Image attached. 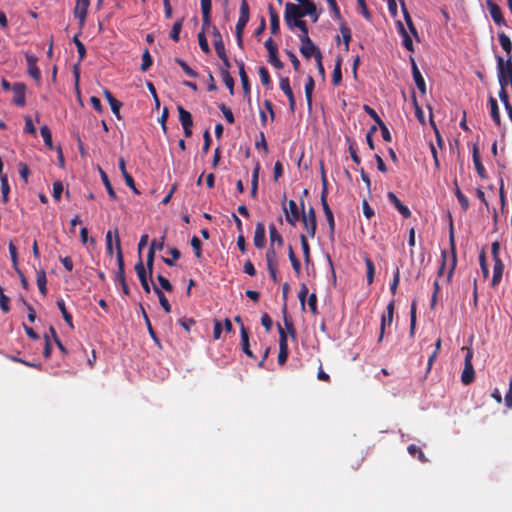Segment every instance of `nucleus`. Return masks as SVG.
I'll return each instance as SVG.
<instances>
[{"instance_id": "f257e3e1", "label": "nucleus", "mask_w": 512, "mask_h": 512, "mask_svg": "<svg viewBox=\"0 0 512 512\" xmlns=\"http://www.w3.org/2000/svg\"><path fill=\"white\" fill-rule=\"evenodd\" d=\"M497 74L500 87H507L512 82V60H504L500 55H496Z\"/></svg>"}, {"instance_id": "f03ea898", "label": "nucleus", "mask_w": 512, "mask_h": 512, "mask_svg": "<svg viewBox=\"0 0 512 512\" xmlns=\"http://www.w3.org/2000/svg\"><path fill=\"white\" fill-rule=\"evenodd\" d=\"M462 350L466 351L464 359V369L461 374V382L464 385L471 384L475 379V371L472 364L473 350L471 348L463 347Z\"/></svg>"}, {"instance_id": "7ed1b4c3", "label": "nucleus", "mask_w": 512, "mask_h": 512, "mask_svg": "<svg viewBox=\"0 0 512 512\" xmlns=\"http://www.w3.org/2000/svg\"><path fill=\"white\" fill-rule=\"evenodd\" d=\"M302 17V9L299 7V5L291 2L286 3L284 19L289 29L293 30L295 28L294 23L301 21Z\"/></svg>"}, {"instance_id": "20e7f679", "label": "nucleus", "mask_w": 512, "mask_h": 512, "mask_svg": "<svg viewBox=\"0 0 512 512\" xmlns=\"http://www.w3.org/2000/svg\"><path fill=\"white\" fill-rule=\"evenodd\" d=\"M115 244H116V256H117V266L118 271L116 273L115 280L119 283H124L125 281V270H124V258L123 252L121 248V242L119 237L118 228L115 229Z\"/></svg>"}, {"instance_id": "39448f33", "label": "nucleus", "mask_w": 512, "mask_h": 512, "mask_svg": "<svg viewBox=\"0 0 512 512\" xmlns=\"http://www.w3.org/2000/svg\"><path fill=\"white\" fill-rule=\"evenodd\" d=\"M301 220L304 225V228L307 231V234L311 238H313L315 236L317 228L316 213L314 208L310 207L307 212L303 210Z\"/></svg>"}, {"instance_id": "423d86ee", "label": "nucleus", "mask_w": 512, "mask_h": 512, "mask_svg": "<svg viewBox=\"0 0 512 512\" xmlns=\"http://www.w3.org/2000/svg\"><path fill=\"white\" fill-rule=\"evenodd\" d=\"M250 19V9L247 0H241L239 18L235 27V34L244 32V29Z\"/></svg>"}, {"instance_id": "0eeeda50", "label": "nucleus", "mask_w": 512, "mask_h": 512, "mask_svg": "<svg viewBox=\"0 0 512 512\" xmlns=\"http://www.w3.org/2000/svg\"><path fill=\"white\" fill-rule=\"evenodd\" d=\"M278 332H279L278 363H279V365H284L286 363L288 355H289L287 334H286L285 330L280 325H278Z\"/></svg>"}, {"instance_id": "6e6552de", "label": "nucleus", "mask_w": 512, "mask_h": 512, "mask_svg": "<svg viewBox=\"0 0 512 512\" xmlns=\"http://www.w3.org/2000/svg\"><path fill=\"white\" fill-rule=\"evenodd\" d=\"M177 110L179 114V121L183 127L184 135L185 137H190L192 135L193 127L192 115L181 105H178Z\"/></svg>"}, {"instance_id": "1a4fd4ad", "label": "nucleus", "mask_w": 512, "mask_h": 512, "mask_svg": "<svg viewBox=\"0 0 512 512\" xmlns=\"http://www.w3.org/2000/svg\"><path fill=\"white\" fill-rule=\"evenodd\" d=\"M394 306L395 301L391 300L386 308V314L382 315L381 317V323H380V333L378 337V343H380L383 340L385 328L387 326H390L393 321V314H394Z\"/></svg>"}, {"instance_id": "9d476101", "label": "nucleus", "mask_w": 512, "mask_h": 512, "mask_svg": "<svg viewBox=\"0 0 512 512\" xmlns=\"http://www.w3.org/2000/svg\"><path fill=\"white\" fill-rule=\"evenodd\" d=\"M300 46V53L306 59L311 58L312 56L316 59L319 54H321L320 49L313 43L311 38L302 39Z\"/></svg>"}, {"instance_id": "9b49d317", "label": "nucleus", "mask_w": 512, "mask_h": 512, "mask_svg": "<svg viewBox=\"0 0 512 512\" xmlns=\"http://www.w3.org/2000/svg\"><path fill=\"white\" fill-rule=\"evenodd\" d=\"M89 5H90L89 0H76V6L74 8V16L79 20L80 27H83L85 24Z\"/></svg>"}, {"instance_id": "f8f14e48", "label": "nucleus", "mask_w": 512, "mask_h": 512, "mask_svg": "<svg viewBox=\"0 0 512 512\" xmlns=\"http://www.w3.org/2000/svg\"><path fill=\"white\" fill-rule=\"evenodd\" d=\"M135 271L137 273V276L139 278V281L141 283V286L143 290L148 294L150 293V285L148 283V271H146V268L143 264V261L141 258H139L138 262L135 264Z\"/></svg>"}, {"instance_id": "ddd939ff", "label": "nucleus", "mask_w": 512, "mask_h": 512, "mask_svg": "<svg viewBox=\"0 0 512 512\" xmlns=\"http://www.w3.org/2000/svg\"><path fill=\"white\" fill-rule=\"evenodd\" d=\"M321 205H322L326 220L328 222L330 236H331V238H333L334 232H335V220H334L333 212L327 202V195H321Z\"/></svg>"}, {"instance_id": "4468645a", "label": "nucleus", "mask_w": 512, "mask_h": 512, "mask_svg": "<svg viewBox=\"0 0 512 512\" xmlns=\"http://www.w3.org/2000/svg\"><path fill=\"white\" fill-rule=\"evenodd\" d=\"M288 207H289V209L284 207L286 221L290 225L295 226L296 223L300 220V214H299V211H298V206H297V204H296V202L294 200H290L288 202Z\"/></svg>"}, {"instance_id": "2eb2a0df", "label": "nucleus", "mask_w": 512, "mask_h": 512, "mask_svg": "<svg viewBox=\"0 0 512 512\" xmlns=\"http://www.w3.org/2000/svg\"><path fill=\"white\" fill-rule=\"evenodd\" d=\"M237 65H238V68H239V76H240V80H241L244 96L248 99V101H250V98H251V96H250V93H251L250 83H249L248 75H247V73L245 71L244 62L243 61H238Z\"/></svg>"}, {"instance_id": "dca6fc26", "label": "nucleus", "mask_w": 512, "mask_h": 512, "mask_svg": "<svg viewBox=\"0 0 512 512\" xmlns=\"http://www.w3.org/2000/svg\"><path fill=\"white\" fill-rule=\"evenodd\" d=\"M387 198L404 218H409L411 216L409 208L400 201L395 193L388 192Z\"/></svg>"}, {"instance_id": "f3484780", "label": "nucleus", "mask_w": 512, "mask_h": 512, "mask_svg": "<svg viewBox=\"0 0 512 512\" xmlns=\"http://www.w3.org/2000/svg\"><path fill=\"white\" fill-rule=\"evenodd\" d=\"M411 66H412V76L414 79V82L418 88V90L421 92V94H426V83L425 80L420 72V70L417 67V64L413 58H411Z\"/></svg>"}, {"instance_id": "a211bd4d", "label": "nucleus", "mask_w": 512, "mask_h": 512, "mask_svg": "<svg viewBox=\"0 0 512 512\" xmlns=\"http://www.w3.org/2000/svg\"><path fill=\"white\" fill-rule=\"evenodd\" d=\"M450 245H451V261H450V265H449V271L447 273V282H451L456 265H457L456 247H455L454 234H453L452 227H451V231H450Z\"/></svg>"}, {"instance_id": "6ab92c4d", "label": "nucleus", "mask_w": 512, "mask_h": 512, "mask_svg": "<svg viewBox=\"0 0 512 512\" xmlns=\"http://www.w3.org/2000/svg\"><path fill=\"white\" fill-rule=\"evenodd\" d=\"M487 8L489 10L491 18L497 25L505 24V20L502 15L501 8L496 3H494L492 0H488Z\"/></svg>"}, {"instance_id": "aec40b11", "label": "nucleus", "mask_w": 512, "mask_h": 512, "mask_svg": "<svg viewBox=\"0 0 512 512\" xmlns=\"http://www.w3.org/2000/svg\"><path fill=\"white\" fill-rule=\"evenodd\" d=\"M12 90H13V93H14L13 102L17 106H20V107L24 106L25 103H26V99H25L26 86H25V84H23V83H15L12 86Z\"/></svg>"}, {"instance_id": "412c9836", "label": "nucleus", "mask_w": 512, "mask_h": 512, "mask_svg": "<svg viewBox=\"0 0 512 512\" xmlns=\"http://www.w3.org/2000/svg\"><path fill=\"white\" fill-rule=\"evenodd\" d=\"M253 241H254L255 247L258 249H262L265 246V242H266L265 225L262 222H258L256 224Z\"/></svg>"}, {"instance_id": "4be33fe9", "label": "nucleus", "mask_w": 512, "mask_h": 512, "mask_svg": "<svg viewBox=\"0 0 512 512\" xmlns=\"http://www.w3.org/2000/svg\"><path fill=\"white\" fill-rule=\"evenodd\" d=\"M37 57L32 54L26 55V62L28 66V73L29 75L36 81H40L41 79V72L39 68L37 67Z\"/></svg>"}, {"instance_id": "5701e85b", "label": "nucleus", "mask_w": 512, "mask_h": 512, "mask_svg": "<svg viewBox=\"0 0 512 512\" xmlns=\"http://www.w3.org/2000/svg\"><path fill=\"white\" fill-rule=\"evenodd\" d=\"M212 37L217 56L221 54L224 55V53H226L225 45L222 39V35L216 26H212Z\"/></svg>"}, {"instance_id": "b1692460", "label": "nucleus", "mask_w": 512, "mask_h": 512, "mask_svg": "<svg viewBox=\"0 0 512 512\" xmlns=\"http://www.w3.org/2000/svg\"><path fill=\"white\" fill-rule=\"evenodd\" d=\"M472 159H473V163H474L475 169H476L479 177L482 179H486L487 173H486L485 167L483 166V164L481 162L477 145L473 146Z\"/></svg>"}, {"instance_id": "393cba45", "label": "nucleus", "mask_w": 512, "mask_h": 512, "mask_svg": "<svg viewBox=\"0 0 512 512\" xmlns=\"http://www.w3.org/2000/svg\"><path fill=\"white\" fill-rule=\"evenodd\" d=\"M103 95H104L105 99L108 101L113 114L117 117V119H121L120 108L122 106V103L120 101H118L113 96V94L107 89L104 90Z\"/></svg>"}, {"instance_id": "a878e982", "label": "nucleus", "mask_w": 512, "mask_h": 512, "mask_svg": "<svg viewBox=\"0 0 512 512\" xmlns=\"http://www.w3.org/2000/svg\"><path fill=\"white\" fill-rule=\"evenodd\" d=\"M240 333H241V346H242V351L250 358L254 359L255 356L253 354V352L251 351L250 349V343H249V331L248 329L244 326V325H241L240 327Z\"/></svg>"}, {"instance_id": "bb28decb", "label": "nucleus", "mask_w": 512, "mask_h": 512, "mask_svg": "<svg viewBox=\"0 0 512 512\" xmlns=\"http://www.w3.org/2000/svg\"><path fill=\"white\" fill-rule=\"evenodd\" d=\"M504 271V264L501 259H496L494 261V267H493V276L491 281V286L496 287L502 279Z\"/></svg>"}, {"instance_id": "cd10ccee", "label": "nucleus", "mask_w": 512, "mask_h": 512, "mask_svg": "<svg viewBox=\"0 0 512 512\" xmlns=\"http://www.w3.org/2000/svg\"><path fill=\"white\" fill-rule=\"evenodd\" d=\"M498 40L502 47V49L505 51L507 59L506 60H512V42L504 32L498 33Z\"/></svg>"}, {"instance_id": "c85d7f7f", "label": "nucleus", "mask_w": 512, "mask_h": 512, "mask_svg": "<svg viewBox=\"0 0 512 512\" xmlns=\"http://www.w3.org/2000/svg\"><path fill=\"white\" fill-rule=\"evenodd\" d=\"M488 101H489V105H490V116H491L492 120L494 121V123L497 126H500L501 125V116H500V111H499V106H498L497 100L493 96H489Z\"/></svg>"}, {"instance_id": "c756f323", "label": "nucleus", "mask_w": 512, "mask_h": 512, "mask_svg": "<svg viewBox=\"0 0 512 512\" xmlns=\"http://www.w3.org/2000/svg\"><path fill=\"white\" fill-rule=\"evenodd\" d=\"M270 16V30L272 34H277L280 30L279 16L272 4L268 6Z\"/></svg>"}, {"instance_id": "7c9ffc66", "label": "nucleus", "mask_w": 512, "mask_h": 512, "mask_svg": "<svg viewBox=\"0 0 512 512\" xmlns=\"http://www.w3.org/2000/svg\"><path fill=\"white\" fill-rule=\"evenodd\" d=\"M314 87H315L314 79L312 76L309 75L307 77L305 87H304L305 97H306L307 106H308L309 110H311V108H312V95H313Z\"/></svg>"}, {"instance_id": "2f4dec72", "label": "nucleus", "mask_w": 512, "mask_h": 512, "mask_svg": "<svg viewBox=\"0 0 512 512\" xmlns=\"http://www.w3.org/2000/svg\"><path fill=\"white\" fill-rule=\"evenodd\" d=\"M259 171H260V165H259V163H257L255 168L253 169L252 179H251V197L253 199H256L257 195H258Z\"/></svg>"}, {"instance_id": "473e14b6", "label": "nucleus", "mask_w": 512, "mask_h": 512, "mask_svg": "<svg viewBox=\"0 0 512 512\" xmlns=\"http://www.w3.org/2000/svg\"><path fill=\"white\" fill-rule=\"evenodd\" d=\"M340 32H341V35H342V38H343V42H344V45H345V50H348L349 49V44H350L351 39H352V33H351L350 27L346 24V22H344L342 20H341V23H340Z\"/></svg>"}, {"instance_id": "72a5a7b5", "label": "nucleus", "mask_w": 512, "mask_h": 512, "mask_svg": "<svg viewBox=\"0 0 512 512\" xmlns=\"http://www.w3.org/2000/svg\"><path fill=\"white\" fill-rule=\"evenodd\" d=\"M99 173H100V176H101V180L107 190V193L109 195V197L112 199V200H115L116 199V192L114 191L112 185H111V182L109 180V177L108 175L106 174V172L102 169V168H99Z\"/></svg>"}, {"instance_id": "f704fd0d", "label": "nucleus", "mask_w": 512, "mask_h": 512, "mask_svg": "<svg viewBox=\"0 0 512 512\" xmlns=\"http://www.w3.org/2000/svg\"><path fill=\"white\" fill-rule=\"evenodd\" d=\"M36 282H37V286L39 288L40 293L43 296H46L47 295V287H46L47 278H46V272L43 269L37 271Z\"/></svg>"}, {"instance_id": "c9c22d12", "label": "nucleus", "mask_w": 512, "mask_h": 512, "mask_svg": "<svg viewBox=\"0 0 512 512\" xmlns=\"http://www.w3.org/2000/svg\"><path fill=\"white\" fill-rule=\"evenodd\" d=\"M288 257L291 262L294 273L296 274V276H300L301 264H300L299 259L296 257L291 245L288 246Z\"/></svg>"}, {"instance_id": "e433bc0d", "label": "nucleus", "mask_w": 512, "mask_h": 512, "mask_svg": "<svg viewBox=\"0 0 512 512\" xmlns=\"http://www.w3.org/2000/svg\"><path fill=\"white\" fill-rule=\"evenodd\" d=\"M398 26H399V31H400V33L402 35V38H403V41H402L403 46L408 51L413 52L414 51V46H413V42H412L411 37L406 32V30L404 29V26H403V24L401 22H398Z\"/></svg>"}, {"instance_id": "4c0bfd02", "label": "nucleus", "mask_w": 512, "mask_h": 512, "mask_svg": "<svg viewBox=\"0 0 512 512\" xmlns=\"http://www.w3.org/2000/svg\"><path fill=\"white\" fill-rule=\"evenodd\" d=\"M267 267L278 266V256L274 246L270 245L265 254Z\"/></svg>"}, {"instance_id": "58836bf2", "label": "nucleus", "mask_w": 512, "mask_h": 512, "mask_svg": "<svg viewBox=\"0 0 512 512\" xmlns=\"http://www.w3.org/2000/svg\"><path fill=\"white\" fill-rule=\"evenodd\" d=\"M153 290H154L155 294L158 296L159 303H160L161 307L164 309V311L166 313H170L171 305H170L168 299L166 298V296L164 295V293L155 285L153 287Z\"/></svg>"}, {"instance_id": "ea45409f", "label": "nucleus", "mask_w": 512, "mask_h": 512, "mask_svg": "<svg viewBox=\"0 0 512 512\" xmlns=\"http://www.w3.org/2000/svg\"><path fill=\"white\" fill-rule=\"evenodd\" d=\"M364 262L366 265L367 282L370 285L374 281L375 265H374L373 261L370 259V257H368V256L364 257Z\"/></svg>"}, {"instance_id": "a19ab883", "label": "nucleus", "mask_w": 512, "mask_h": 512, "mask_svg": "<svg viewBox=\"0 0 512 512\" xmlns=\"http://www.w3.org/2000/svg\"><path fill=\"white\" fill-rule=\"evenodd\" d=\"M269 237H270V245L273 246L274 243H277L279 246H282L284 241L281 234L277 231L274 224L269 226Z\"/></svg>"}, {"instance_id": "79ce46f5", "label": "nucleus", "mask_w": 512, "mask_h": 512, "mask_svg": "<svg viewBox=\"0 0 512 512\" xmlns=\"http://www.w3.org/2000/svg\"><path fill=\"white\" fill-rule=\"evenodd\" d=\"M57 306L59 308V310L61 311V314L63 316V319L65 320V322L71 327L73 328V321H72V315L67 311V308H66V305H65V302L63 299H60L57 301Z\"/></svg>"}, {"instance_id": "37998d69", "label": "nucleus", "mask_w": 512, "mask_h": 512, "mask_svg": "<svg viewBox=\"0 0 512 512\" xmlns=\"http://www.w3.org/2000/svg\"><path fill=\"white\" fill-rule=\"evenodd\" d=\"M10 185L6 175L1 177V194L2 202L7 203L9 201Z\"/></svg>"}, {"instance_id": "c03bdc74", "label": "nucleus", "mask_w": 512, "mask_h": 512, "mask_svg": "<svg viewBox=\"0 0 512 512\" xmlns=\"http://www.w3.org/2000/svg\"><path fill=\"white\" fill-rule=\"evenodd\" d=\"M407 450L409 452V454L413 457H417L419 461L425 463L427 462V459L423 453V451L421 450L420 447H418L417 445L415 444H410L408 447H407Z\"/></svg>"}, {"instance_id": "a18cd8bd", "label": "nucleus", "mask_w": 512, "mask_h": 512, "mask_svg": "<svg viewBox=\"0 0 512 512\" xmlns=\"http://www.w3.org/2000/svg\"><path fill=\"white\" fill-rule=\"evenodd\" d=\"M40 134L43 138V141L45 143V145L49 148V149H53V141H52V134H51V131L49 129V127L47 125H44L40 128Z\"/></svg>"}, {"instance_id": "49530a36", "label": "nucleus", "mask_w": 512, "mask_h": 512, "mask_svg": "<svg viewBox=\"0 0 512 512\" xmlns=\"http://www.w3.org/2000/svg\"><path fill=\"white\" fill-rule=\"evenodd\" d=\"M220 74H221L224 84L229 89L230 94L233 95L234 94V84H235L233 77L230 75L229 71H226V70H221Z\"/></svg>"}, {"instance_id": "de8ad7c7", "label": "nucleus", "mask_w": 512, "mask_h": 512, "mask_svg": "<svg viewBox=\"0 0 512 512\" xmlns=\"http://www.w3.org/2000/svg\"><path fill=\"white\" fill-rule=\"evenodd\" d=\"M455 196L462 208L463 211H466L469 208V201L468 198L462 193L460 188L457 185V182H455Z\"/></svg>"}, {"instance_id": "09e8293b", "label": "nucleus", "mask_w": 512, "mask_h": 512, "mask_svg": "<svg viewBox=\"0 0 512 512\" xmlns=\"http://www.w3.org/2000/svg\"><path fill=\"white\" fill-rule=\"evenodd\" d=\"M300 242H301V247H302V251H303L304 261L306 264H309L310 259H311L310 258V246H309L307 237L304 234L300 235Z\"/></svg>"}, {"instance_id": "8fccbe9b", "label": "nucleus", "mask_w": 512, "mask_h": 512, "mask_svg": "<svg viewBox=\"0 0 512 512\" xmlns=\"http://www.w3.org/2000/svg\"><path fill=\"white\" fill-rule=\"evenodd\" d=\"M182 25H183V18L177 20L174 24H173V27L170 31V38L175 41V42H178L179 41V35H180V32H181V29H182Z\"/></svg>"}, {"instance_id": "3c124183", "label": "nucleus", "mask_w": 512, "mask_h": 512, "mask_svg": "<svg viewBox=\"0 0 512 512\" xmlns=\"http://www.w3.org/2000/svg\"><path fill=\"white\" fill-rule=\"evenodd\" d=\"M341 80H342L341 59H338L335 64L333 73H332V84L334 86H337L341 83Z\"/></svg>"}, {"instance_id": "603ef678", "label": "nucleus", "mask_w": 512, "mask_h": 512, "mask_svg": "<svg viewBox=\"0 0 512 512\" xmlns=\"http://www.w3.org/2000/svg\"><path fill=\"white\" fill-rule=\"evenodd\" d=\"M169 254L171 255V259L170 258H165L163 257L162 260L163 262L168 265V266H174L175 265V260H178L181 256V253L180 251L175 248V247H172V248H169L168 250Z\"/></svg>"}, {"instance_id": "864d4df0", "label": "nucleus", "mask_w": 512, "mask_h": 512, "mask_svg": "<svg viewBox=\"0 0 512 512\" xmlns=\"http://www.w3.org/2000/svg\"><path fill=\"white\" fill-rule=\"evenodd\" d=\"M349 146H348V150H349V153H350V156H351V159L352 161L359 165L361 163V159L360 157L358 156V153H357V146H356V143L351 141L349 138H346Z\"/></svg>"}, {"instance_id": "5fc2aeb1", "label": "nucleus", "mask_w": 512, "mask_h": 512, "mask_svg": "<svg viewBox=\"0 0 512 512\" xmlns=\"http://www.w3.org/2000/svg\"><path fill=\"white\" fill-rule=\"evenodd\" d=\"M283 319H284V324H285V328H286L287 332L292 337H295L296 331H295L293 322L291 321V319L287 315V307H286V305H284V307H283Z\"/></svg>"}, {"instance_id": "6e6d98bb", "label": "nucleus", "mask_w": 512, "mask_h": 512, "mask_svg": "<svg viewBox=\"0 0 512 512\" xmlns=\"http://www.w3.org/2000/svg\"><path fill=\"white\" fill-rule=\"evenodd\" d=\"M175 62L182 68L185 74L189 77L196 78L198 76L197 72L190 68L189 65L183 59L176 58Z\"/></svg>"}, {"instance_id": "4d7b16f0", "label": "nucleus", "mask_w": 512, "mask_h": 512, "mask_svg": "<svg viewBox=\"0 0 512 512\" xmlns=\"http://www.w3.org/2000/svg\"><path fill=\"white\" fill-rule=\"evenodd\" d=\"M153 64V59L150 55V52L148 49H145L142 55V64H141V70L143 72L147 71Z\"/></svg>"}, {"instance_id": "13d9d810", "label": "nucleus", "mask_w": 512, "mask_h": 512, "mask_svg": "<svg viewBox=\"0 0 512 512\" xmlns=\"http://www.w3.org/2000/svg\"><path fill=\"white\" fill-rule=\"evenodd\" d=\"M258 73H259L262 85L269 87L271 85V78H270V74H269L267 68L264 66L259 67Z\"/></svg>"}, {"instance_id": "bf43d9fd", "label": "nucleus", "mask_w": 512, "mask_h": 512, "mask_svg": "<svg viewBox=\"0 0 512 512\" xmlns=\"http://www.w3.org/2000/svg\"><path fill=\"white\" fill-rule=\"evenodd\" d=\"M412 101H413V106L415 109L416 118L418 119V121L421 124H425L424 112H423L422 108L420 107V105L418 104L415 94H413V96H412Z\"/></svg>"}, {"instance_id": "052dcab7", "label": "nucleus", "mask_w": 512, "mask_h": 512, "mask_svg": "<svg viewBox=\"0 0 512 512\" xmlns=\"http://www.w3.org/2000/svg\"><path fill=\"white\" fill-rule=\"evenodd\" d=\"M300 8L302 9V16L314 15L317 11L316 5L311 0H307Z\"/></svg>"}, {"instance_id": "680f3d73", "label": "nucleus", "mask_w": 512, "mask_h": 512, "mask_svg": "<svg viewBox=\"0 0 512 512\" xmlns=\"http://www.w3.org/2000/svg\"><path fill=\"white\" fill-rule=\"evenodd\" d=\"M10 298L6 296L3 292V288L0 285V308L4 313H8L10 311Z\"/></svg>"}, {"instance_id": "e2e57ef3", "label": "nucleus", "mask_w": 512, "mask_h": 512, "mask_svg": "<svg viewBox=\"0 0 512 512\" xmlns=\"http://www.w3.org/2000/svg\"><path fill=\"white\" fill-rule=\"evenodd\" d=\"M294 25L295 28H298L301 32V34L299 35L300 40L310 38L308 35V27L304 20L295 22Z\"/></svg>"}, {"instance_id": "0e129e2a", "label": "nucleus", "mask_w": 512, "mask_h": 512, "mask_svg": "<svg viewBox=\"0 0 512 512\" xmlns=\"http://www.w3.org/2000/svg\"><path fill=\"white\" fill-rule=\"evenodd\" d=\"M219 109L221 110V112L223 113L226 121L229 123V124H233L234 123V115L231 111V109L229 107H227L225 104H219L218 105Z\"/></svg>"}, {"instance_id": "69168bd1", "label": "nucleus", "mask_w": 512, "mask_h": 512, "mask_svg": "<svg viewBox=\"0 0 512 512\" xmlns=\"http://www.w3.org/2000/svg\"><path fill=\"white\" fill-rule=\"evenodd\" d=\"M279 87L286 96L293 94L288 77H283L280 79Z\"/></svg>"}, {"instance_id": "338daca9", "label": "nucleus", "mask_w": 512, "mask_h": 512, "mask_svg": "<svg viewBox=\"0 0 512 512\" xmlns=\"http://www.w3.org/2000/svg\"><path fill=\"white\" fill-rule=\"evenodd\" d=\"M73 42L75 43V45L77 47L79 60L82 61L86 56V48H85L84 44L78 39L77 35L74 36Z\"/></svg>"}, {"instance_id": "774afa93", "label": "nucleus", "mask_w": 512, "mask_h": 512, "mask_svg": "<svg viewBox=\"0 0 512 512\" xmlns=\"http://www.w3.org/2000/svg\"><path fill=\"white\" fill-rule=\"evenodd\" d=\"M198 42H199V46H200L201 50L205 54H209L210 53V48H209V45H208V42H207V39H206L204 31H201L198 34Z\"/></svg>"}]
</instances>
